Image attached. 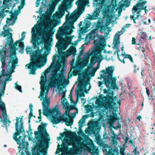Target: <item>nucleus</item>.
Here are the masks:
<instances>
[{
    "label": "nucleus",
    "instance_id": "nucleus-42",
    "mask_svg": "<svg viewBox=\"0 0 155 155\" xmlns=\"http://www.w3.org/2000/svg\"><path fill=\"white\" fill-rule=\"evenodd\" d=\"M134 68V73L135 74L137 73L139 70V67L136 64H134L133 66Z\"/></svg>",
    "mask_w": 155,
    "mask_h": 155
},
{
    "label": "nucleus",
    "instance_id": "nucleus-31",
    "mask_svg": "<svg viewBox=\"0 0 155 155\" xmlns=\"http://www.w3.org/2000/svg\"><path fill=\"white\" fill-rule=\"evenodd\" d=\"M122 56H124L123 59H124V61L125 58L129 59L131 63H134V61L133 58L130 55L127 54H125V53L124 54H123V52H122L121 54V56L122 57Z\"/></svg>",
    "mask_w": 155,
    "mask_h": 155
},
{
    "label": "nucleus",
    "instance_id": "nucleus-36",
    "mask_svg": "<svg viewBox=\"0 0 155 155\" xmlns=\"http://www.w3.org/2000/svg\"><path fill=\"white\" fill-rule=\"evenodd\" d=\"M89 58L87 57L84 58L83 61L81 63L82 68H83L87 65L89 61Z\"/></svg>",
    "mask_w": 155,
    "mask_h": 155
},
{
    "label": "nucleus",
    "instance_id": "nucleus-27",
    "mask_svg": "<svg viewBox=\"0 0 155 155\" xmlns=\"http://www.w3.org/2000/svg\"><path fill=\"white\" fill-rule=\"evenodd\" d=\"M13 53H11L10 55V58H11L8 62V66H10V64L11 63V64L16 65L18 63V58L16 57H12V56L13 54Z\"/></svg>",
    "mask_w": 155,
    "mask_h": 155
},
{
    "label": "nucleus",
    "instance_id": "nucleus-18",
    "mask_svg": "<svg viewBox=\"0 0 155 155\" xmlns=\"http://www.w3.org/2000/svg\"><path fill=\"white\" fill-rule=\"evenodd\" d=\"M136 17H135V13H133V15L130 16V18L131 20H133L134 23V24H137L138 25H140L141 24L142 22L143 21V19L141 18V16L140 14L137 13Z\"/></svg>",
    "mask_w": 155,
    "mask_h": 155
},
{
    "label": "nucleus",
    "instance_id": "nucleus-11",
    "mask_svg": "<svg viewBox=\"0 0 155 155\" xmlns=\"http://www.w3.org/2000/svg\"><path fill=\"white\" fill-rule=\"evenodd\" d=\"M147 3V1H143V0H139L136 4L134 5L132 9L133 13H135L140 14L142 9H144L147 8V6H145Z\"/></svg>",
    "mask_w": 155,
    "mask_h": 155
},
{
    "label": "nucleus",
    "instance_id": "nucleus-63",
    "mask_svg": "<svg viewBox=\"0 0 155 155\" xmlns=\"http://www.w3.org/2000/svg\"><path fill=\"white\" fill-rule=\"evenodd\" d=\"M81 103H82L83 105H84L86 103V100L84 98H81Z\"/></svg>",
    "mask_w": 155,
    "mask_h": 155
},
{
    "label": "nucleus",
    "instance_id": "nucleus-51",
    "mask_svg": "<svg viewBox=\"0 0 155 155\" xmlns=\"http://www.w3.org/2000/svg\"><path fill=\"white\" fill-rule=\"evenodd\" d=\"M62 147L63 151H66L68 149V146L65 144L62 145Z\"/></svg>",
    "mask_w": 155,
    "mask_h": 155
},
{
    "label": "nucleus",
    "instance_id": "nucleus-10",
    "mask_svg": "<svg viewBox=\"0 0 155 155\" xmlns=\"http://www.w3.org/2000/svg\"><path fill=\"white\" fill-rule=\"evenodd\" d=\"M88 17L84 19V22L82 21H81L78 24V26L80 28V33L81 34H82L88 31V28L90 27L91 24V22L89 20L94 19L92 15L89 14L88 15Z\"/></svg>",
    "mask_w": 155,
    "mask_h": 155
},
{
    "label": "nucleus",
    "instance_id": "nucleus-19",
    "mask_svg": "<svg viewBox=\"0 0 155 155\" xmlns=\"http://www.w3.org/2000/svg\"><path fill=\"white\" fill-rule=\"evenodd\" d=\"M89 84V81L85 82L84 84L79 81L77 87L78 89V93L83 91L84 89L85 90V92L86 93H88V91L86 90V88L87 85Z\"/></svg>",
    "mask_w": 155,
    "mask_h": 155
},
{
    "label": "nucleus",
    "instance_id": "nucleus-9",
    "mask_svg": "<svg viewBox=\"0 0 155 155\" xmlns=\"http://www.w3.org/2000/svg\"><path fill=\"white\" fill-rule=\"evenodd\" d=\"M103 39L100 38L99 40H94V43L96 46V50L93 51L91 53L92 56L91 60V61L95 62V63L97 61V60L99 58V55L98 54H101L100 52L104 49L106 46V44L102 42Z\"/></svg>",
    "mask_w": 155,
    "mask_h": 155
},
{
    "label": "nucleus",
    "instance_id": "nucleus-8",
    "mask_svg": "<svg viewBox=\"0 0 155 155\" xmlns=\"http://www.w3.org/2000/svg\"><path fill=\"white\" fill-rule=\"evenodd\" d=\"M106 0H94V4L98 7L94 11L92 16L94 19H97L101 11L105 15H107L110 12L108 6L106 4Z\"/></svg>",
    "mask_w": 155,
    "mask_h": 155
},
{
    "label": "nucleus",
    "instance_id": "nucleus-64",
    "mask_svg": "<svg viewBox=\"0 0 155 155\" xmlns=\"http://www.w3.org/2000/svg\"><path fill=\"white\" fill-rule=\"evenodd\" d=\"M152 127V132H155V123H153Z\"/></svg>",
    "mask_w": 155,
    "mask_h": 155
},
{
    "label": "nucleus",
    "instance_id": "nucleus-15",
    "mask_svg": "<svg viewBox=\"0 0 155 155\" xmlns=\"http://www.w3.org/2000/svg\"><path fill=\"white\" fill-rule=\"evenodd\" d=\"M109 118L107 119V122L109 127L113 128L115 130H117L121 127L120 123L118 122L117 126H114V123L118 119H120V117H107Z\"/></svg>",
    "mask_w": 155,
    "mask_h": 155
},
{
    "label": "nucleus",
    "instance_id": "nucleus-7",
    "mask_svg": "<svg viewBox=\"0 0 155 155\" xmlns=\"http://www.w3.org/2000/svg\"><path fill=\"white\" fill-rule=\"evenodd\" d=\"M87 125L90 127H87L85 130L87 134H92L96 137L97 143L99 145H102L104 143L101 139V136L99 135L101 127L99 125V123L97 121H92L89 122Z\"/></svg>",
    "mask_w": 155,
    "mask_h": 155
},
{
    "label": "nucleus",
    "instance_id": "nucleus-40",
    "mask_svg": "<svg viewBox=\"0 0 155 155\" xmlns=\"http://www.w3.org/2000/svg\"><path fill=\"white\" fill-rule=\"evenodd\" d=\"M33 106L31 104L29 105V109L30 112L28 116H35L33 115Z\"/></svg>",
    "mask_w": 155,
    "mask_h": 155
},
{
    "label": "nucleus",
    "instance_id": "nucleus-54",
    "mask_svg": "<svg viewBox=\"0 0 155 155\" xmlns=\"http://www.w3.org/2000/svg\"><path fill=\"white\" fill-rule=\"evenodd\" d=\"M7 74H6L4 70L2 69L1 71V74L0 75V76L2 77H4L5 76H7Z\"/></svg>",
    "mask_w": 155,
    "mask_h": 155
},
{
    "label": "nucleus",
    "instance_id": "nucleus-25",
    "mask_svg": "<svg viewBox=\"0 0 155 155\" xmlns=\"http://www.w3.org/2000/svg\"><path fill=\"white\" fill-rule=\"evenodd\" d=\"M76 52V48L73 47H70L66 52H63V54H66L67 56H70L71 54L74 55Z\"/></svg>",
    "mask_w": 155,
    "mask_h": 155
},
{
    "label": "nucleus",
    "instance_id": "nucleus-41",
    "mask_svg": "<svg viewBox=\"0 0 155 155\" xmlns=\"http://www.w3.org/2000/svg\"><path fill=\"white\" fill-rule=\"evenodd\" d=\"M89 117H82V118L79 121L78 123L79 124H82L84 123L85 119H87Z\"/></svg>",
    "mask_w": 155,
    "mask_h": 155
},
{
    "label": "nucleus",
    "instance_id": "nucleus-20",
    "mask_svg": "<svg viewBox=\"0 0 155 155\" xmlns=\"http://www.w3.org/2000/svg\"><path fill=\"white\" fill-rule=\"evenodd\" d=\"M101 78L104 79L103 81L105 85L107 88L110 87V84L112 81L113 76L108 75H100Z\"/></svg>",
    "mask_w": 155,
    "mask_h": 155
},
{
    "label": "nucleus",
    "instance_id": "nucleus-30",
    "mask_svg": "<svg viewBox=\"0 0 155 155\" xmlns=\"http://www.w3.org/2000/svg\"><path fill=\"white\" fill-rule=\"evenodd\" d=\"M4 120H3L2 117H0V120L1 122L2 121L3 124L4 125H5L8 124V125L9 126L11 123V121L9 120V119H7V117H3Z\"/></svg>",
    "mask_w": 155,
    "mask_h": 155
},
{
    "label": "nucleus",
    "instance_id": "nucleus-32",
    "mask_svg": "<svg viewBox=\"0 0 155 155\" xmlns=\"http://www.w3.org/2000/svg\"><path fill=\"white\" fill-rule=\"evenodd\" d=\"M114 68L112 66H110L106 68V70L107 75L113 76V72L114 70Z\"/></svg>",
    "mask_w": 155,
    "mask_h": 155
},
{
    "label": "nucleus",
    "instance_id": "nucleus-38",
    "mask_svg": "<svg viewBox=\"0 0 155 155\" xmlns=\"http://www.w3.org/2000/svg\"><path fill=\"white\" fill-rule=\"evenodd\" d=\"M150 97L151 98H149L150 100H152L153 101L155 99V87H154V88L151 91Z\"/></svg>",
    "mask_w": 155,
    "mask_h": 155
},
{
    "label": "nucleus",
    "instance_id": "nucleus-28",
    "mask_svg": "<svg viewBox=\"0 0 155 155\" xmlns=\"http://www.w3.org/2000/svg\"><path fill=\"white\" fill-rule=\"evenodd\" d=\"M79 67L78 65H75L73 66L72 65H71V70H72V69H73V71L72 72L73 75L74 76H77L79 74Z\"/></svg>",
    "mask_w": 155,
    "mask_h": 155
},
{
    "label": "nucleus",
    "instance_id": "nucleus-3",
    "mask_svg": "<svg viewBox=\"0 0 155 155\" xmlns=\"http://www.w3.org/2000/svg\"><path fill=\"white\" fill-rule=\"evenodd\" d=\"M104 94L108 93L106 96L103 97V95H100L99 98L101 101L102 105L106 109H113L112 114L106 116H119L120 115V111L117 110V108L114 109V108L116 105L115 101L117 97L115 96L114 97V92L113 91H111L107 89L104 90Z\"/></svg>",
    "mask_w": 155,
    "mask_h": 155
},
{
    "label": "nucleus",
    "instance_id": "nucleus-56",
    "mask_svg": "<svg viewBox=\"0 0 155 155\" xmlns=\"http://www.w3.org/2000/svg\"><path fill=\"white\" fill-rule=\"evenodd\" d=\"M71 72V70H70V71L68 73V77L69 79L71 78L72 76V72Z\"/></svg>",
    "mask_w": 155,
    "mask_h": 155
},
{
    "label": "nucleus",
    "instance_id": "nucleus-58",
    "mask_svg": "<svg viewBox=\"0 0 155 155\" xmlns=\"http://www.w3.org/2000/svg\"><path fill=\"white\" fill-rule=\"evenodd\" d=\"M28 123L29 124V129L30 131H32V130L31 129V126L30 125V119L31 118V117H28Z\"/></svg>",
    "mask_w": 155,
    "mask_h": 155
},
{
    "label": "nucleus",
    "instance_id": "nucleus-47",
    "mask_svg": "<svg viewBox=\"0 0 155 155\" xmlns=\"http://www.w3.org/2000/svg\"><path fill=\"white\" fill-rule=\"evenodd\" d=\"M61 23V21L60 20H56L54 21V27L59 25Z\"/></svg>",
    "mask_w": 155,
    "mask_h": 155
},
{
    "label": "nucleus",
    "instance_id": "nucleus-45",
    "mask_svg": "<svg viewBox=\"0 0 155 155\" xmlns=\"http://www.w3.org/2000/svg\"><path fill=\"white\" fill-rule=\"evenodd\" d=\"M46 56V57H44V58H43L42 60H43V61H41V66L43 67L44 65H45L47 62V58Z\"/></svg>",
    "mask_w": 155,
    "mask_h": 155
},
{
    "label": "nucleus",
    "instance_id": "nucleus-14",
    "mask_svg": "<svg viewBox=\"0 0 155 155\" xmlns=\"http://www.w3.org/2000/svg\"><path fill=\"white\" fill-rule=\"evenodd\" d=\"M69 145H73L74 149L77 152H81L86 147V144L79 140H75L74 142L70 143Z\"/></svg>",
    "mask_w": 155,
    "mask_h": 155
},
{
    "label": "nucleus",
    "instance_id": "nucleus-48",
    "mask_svg": "<svg viewBox=\"0 0 155 155\" xmlns=\"http://www.w3.org/2000/svg\"><path fill=\"white\" fill-rule=\"evenodd\" d=\"M125 135L127 136L125 138H124V137H123L122 138L124 139V143L125 144H126L127 143L128 140L129 139V138L128 137V135L127 134H125Z\"/></svg>",
    "mask_w": 155,
    "mask_h": 155
},
{
    "label": "nucleus",
    "instance_id": "nucleus-16",
    "mask_svg": "<svg viewBox=\"0 0 155 155\" xmlns=\"http://www.w3.org/2000/svg\"><path fill=\"white\" fill-rule=\"evenodd\" d=\"M109 28L106 25H104L103 21H98L96 26L95 29L91 31V34H94L96 33V31L99 30L101 32L103 33L107 29Z\"/></svg>",
    "mask_w": 155,
    "mask_h": 155
},
{
    "label": "nucleus",
    "instance_id": "nucleus-17",
    "mask_svg": "<svg viewBox=\"0 0 155 155\" xmlns=\"http://www.w3.org/2000/svg\"><path fill=\"white\" fill-rule=\"evenodd\" d=\"M12 0H4L3 2L2 8L4 10L6 8L9 9V8L11 6L12 4L11 2ZM16 2H19V0H15ZM26 0H21L20 5L24 7L25 5V1Z\"/></svg>",
    "mask_w": 155,
    "mask_h": 155
},
{
    "label": "nucleus",
    "instance_id": "nucleus-55",
    "mask_svg": "<svg viewBox=\"0 0 155 155\" xmlns=\"http://www.w3.org/2000/svg\"><path fill=\"white\" fill-rule=\"evenodd\" d=\"M146 94H147V95H148V97H150V91L149 89L147 87H146Z\"/></svg>",
    "mask_w": 155,
    "mask_h": 155
},
{
    "label": "nucleus",
    "instance_id": "nucleus-5",
    "mask_svg": "<svg viewBox=\"0 0 155 155\" xmlns=\"http://www.w3.org/2000/svg\"><path fill=\"white\" fill-rule=\"evenodd\" d=\"M47 30V28H45V30H43L41 32V35L43 36L42 37L41 40L40 41H37L36 39L32 40V43L34 47H37V49H38L39 46L41 44H44V49L46 51H49L51 50V47H50V44L52 38H51L50 41H49L48 39V36H52L54 34V32L52 30H50L47 31L45 30Z\"/></svg>",
    "mask_w": 155,
    "mask_h": 155
},
{
    "label": "nucleus",
    "instance_id": "nucleus-59",
    "mask_svg": "<svg viewBox=\"0 0 155 155\" xmlns=\"http://www.w3.org/2000/svg\"><path fill=\"white\" fill-rule=\"evenodd\" d=\"M95 73L92 71L91 72H89L88 74H86L87 75L91 76H94V75Z\"/></svg>",
    "mask_w": 155,
    "mask_h": 155
},
{
    "label": "nucleus",
    "instance_id": "nucleus-34",
    "mask_svg": "<svg viewBox=\"0 0 155 155\" xmlns=\"http://www.w3.org/2000/svg\"><path fill=\"white\" fill-rule=\"evenodd\" d=\"M113 136L111 137L112 143L114 145L115 144H117V138L116 137V134H115L114 131H113Z\"/></svg>",
    "mask_w": 155,
    "mask_h": 155
},
{
    "label": "nucleus",
    "instance_id": "nucleus-21",
    "mask_svg": "<svg viewBox=\"0 0 155 155\" xmlns=\"http://www.w3.org/2000/svg\"><path fill=\"white\" fill-rule=\"evenodd\" d=\"M63 94L62 96V98H63V100L62 101V104L63 105L65 109V111L70 110L72 109L73 106H70L69 103L66 101V99L65 97V92H63Z\"/></svg>",
    "mask_w": 155,
    "mask_h": 155
},
{
    "label": "nucleus",
    "instance_id": "nucleus-4",
    "mask_svg": "<svg viewBox=\"0 0 155 155\" xmlns=\"http://www.w3.org/2000/svg\"><path fill=\"white\" fill-rule=\"evenodd\" d=\"M22 117H21L20 120V127L19 128L18 124L19 122V120L20 117H16V122L15 123V129L16 132L14 133L13 138L14 140L17 142V143L20 146H21L22 148H25L28 145V142H26L25 141V138L26 137V136L24 138L22 139V136H20L18 138H17L18 136L20 135L25 131L24 129L23 123L22 121Z\"/></svg>",
    "mask_w": 155,
    "mask_h": 155
},
{
    "label": "nucleus",
    "instance_id": "nucleus-22",
    "mask_svg": "<svg viewBox=\"0 0 155 155\" xmlns=\"http://www.w3.org/2000/svg\"><path fill=\"white\" fill-rule=\"evenodd\" d=\"M62 118V121L68 126H71L73 123V119L75 117H60Z\"/></svg>",
    "mask_w": 155,
    "mask_h": 155
},
{
    "label": "nucleus",
    "instance_id": "nucleus-13",
    "mask_svg": "<svg viewBox=\"0 0 155 155\" xmlns=\"http://www.w3.org/2000/svg\"><path fill=\"white\" fill-rule=\"evenodd\" d=\"M119 33H120V32L118 31V32L115 34L114 36L115 39L113 41V44L114 45V48L117 49V50L114 52V54H115L116 53H117V57L118 60L122 63L125 64V61L124 60V59L122 60L120 59V57L118 54L119 51L118 45L120 44V42L119 41V36L120 35H118Z\"/></svg>",
    "mask_w": 155,
    "mask_h": 155
},
{
    "label": "nucleus",
    "instance_id": "nucleus-46",
    "mask_svg": "<svg viewBox=\"0 0 155 155\" xmlns=\"http://www.w3.org/2000/svg\"><path fill=\"white\" fill-rule=\"evenodd\" d=\"M140 33L142 34V35L140 37L141 38L143 39H144L146 38L147 37V34L146 33L144 32L141 31L140 32Z\"/></svg>",
    "mask_w": 155,
    "mask_h": 155
},
{
    "label": "nucleus",
    "instance_id": "nucleus-50",
    "mask_svg": "<svg viewBox=\"0 0 155 155\" xmlns=\"http://www.w3.org/2000/svg\"><path fill=\"white\" fill-rule=\"evenodd\" d=\"M76 93L77 94L78 96L80 97H81L82 96H84V94L83 93H78V90L76 92Z\"/></svg>",
    "mask_w": 155,
    "mask_h": 155
},
{
    "label": "nucleus",
    "instance_id": "nucleus-53",
    "mask_svg": "<svg viewBox=\"0 0 155 155\" xmlns=\"http://www.w3.org/2000/svg\"><path fill=\"white\" fill-rule=\"evenodd\" d=\"M132 152L134 153L135 155H138L139 154V152H137V147H135Z\"/></svg>",
    "mask_w": 155,
    "mask_h": 155
},
{
    "label": "nucleus",
    "instance_id": "nucleus-12",
    "mask_svg": "<svg viewBox=\"0 0 155 155\" xmlns=\"http://www.w3.org/2000/svg\"><path fill=\"white\" fill-rule=\"evenodd\" d=\"M68 2V0H63L62 2L58 8V11L56 14L57 18H61L64 15L65 11L67 10V5Z\"/></svg>",
    "mask_w": 155,
    "mask_h": 155
},
{
    "label": "nucleus",
    "instance_id": "nucleus-43",
    "mask_svg": "<svg viewBox=\"0 0 155 155\" xmlns=\"http://www.w3.org/2000/svg\"><path fill=\"white\" fill-rule=\"evenodd\" d=\"M15 88L16 89L18 90L21 92H22V90L21 89V86L19 85L17 83H15Z\"/></svg>",
    "mask_w": 155,
    "mask_h": 155
},
{
    "label": "nucleus",
    "instance_id": "nucleus-60",
    "mask_svg": "<svg viewBox=\"0 0 155 155\" xmlns=\"http://www.w3.org/2000/svg\"><path fill=\"white\" fill-rule=\"evenodd\" d=\"M129 143L131 144V145L133 147H135V143L133 140H130V141H129Z\"/></svg>",
    "mask_w": 155,
    "mask_h": 155
},
{
    "label": "nucleus",
    "instance_id": "nucleus-37",
    "mask_svg": "<svg viewBox=\"0 0 155 155\" xmlns=\"http://www.w3.org/2000/svg\"><path fill=\"white\" fill-rule=\"evenodd\" d=\"M116 78L115 77H114L112 78V81L110 84H111V86L113 88V89H115L116 87Z\"/></svg>",
    "mask_w": 155,
    "mask_h": 155
},
{
    "label": "nucleus",
    "instance_id": "nucleus-52",
    "mask_svg": "<svg viewBox=\"0 0 155 155\" xmlns=\"http://www.w3.org/2000/svg\"><path fill=\"white\" fill-rule=\"evenodd\" d=\"M132 45L136 44L138 45H140V44H136V39L134 38H132Z\"/></svg>",
    "mask_w": 155,
    "mask_h": 155
},
{
    "label": "nucleus",
    "instance_id": "nucleus-26",
    "mask_svg": "<svg viewBox=\"0 0 155 155\" xmlns=\"http://www.w3.org/2000/svg\"><path fill=\"white\" fill-rule=\"evenodd\" d=\"M48 119H50L51 122L53 125L59 124L62 121V118L60 117H47Z\"/></svg>",
    "mask_w": 155,
    "mask_h": 155
},
{
    "label": "nucleus",
    "instance_id": "nucleus-33",
    "mask_svg": "<svg viewBox=\"0 0 155 155\" xmlns=\"http://www.w3.org/2000/svg\"><path fill=\"white\" fill-rule=\"evenodd\" d=\"M72 38L71 37H68L65 39L64 38L63 41V43L66 44L67 46H68L70 44L73 45L72 43H71Z\"/></svg>",
    "mask_w": 155,
    "mask_h": 155
},
{
    "label": "nucleus",
    "instance_id": "nucleus-62",
    "mask_svg": "<svg viewBox=\"0 0 155 155\" xmlns=\"http://www.w3.org/2000/svg\"><path fill=\"white\" fill-rule=\"evenodd\" d=\"M19 45L18 47H19L25 46L24 45V42L22 41H20V42H19Z\"/></svg>",
    "mask_w": 155,
    "mask_h": 155
},
{
    "label": "nucleus",
    "instance_id": "nucleus-61",
    "mask_svg": "<svg viewBox=\"0 0 155 155\" xmlns=\"http://www.w3.org/2000/svg\"><path fill=\"white\" fill-rule=\"evenodd\" d=\"M78 126H79V131L82 133V130L81 128L83 126V125H82V124H79Z\"/></svg>",
    "mask_w": 155,
    "mask_h": 155
},
{
    "label": "nucleus",
    "instance_id": "nucleus-2",
    "mask_svg": "<svg viewBox=\"0 0 155 155\" xmlns=\"http://www.w3.org/2000/svg\"><path fill=\"white\" fill-rule=\"evenodd\" d=\"M77 5V8L74 10L70 15H68L66 17V21L63 27H59V30L56 35V38L58 40V42H63L64 35H69L73 31L72 29L74 28L73 25L74 22L84 12V8L82 7L81 1L78 0L75 2Z\"/></svg>",
    "mask_w": 155,
    "mask_h": 155
},
{
    "label": "nucleus",
    "instance_id": "nucleus-23",
    "mask_svg": "<svg viewBox=\"0 0 155 155\" xmlns=\"http://www.w3.org/2000/svg\"><path fill=\"white\" fill-rule=\"evenodd\" d=\"M5 11L8 13H9L11 14L10 15V18H7L6 21V23L7 24L10 25V22L15 19V20L16 18V17L15 16V15L16 14L18 15V11L16 10L15 11L14 13H12L11 11L9 12L8 10H5Z\"/></svg>",
    "mask_w": 155,
    "mask_h": 155
},
{
    "label": "nucleus",
    "instance_id": "nucleus-6",
    "mask_svg": "<svg viewBox=\"0 0 155 155\" xmlns=\"http://www.w3.org/2000/svg\"><path fill=\"white\" fill-rule=\"evenodd\" d=\"M46 57V55L40 53V51L36 50L35 52H33L31 56V62L27 64L28 68L31 70L29 74L35 75L37 68H39V61Z\"/></svg>",
    "mask_w": 155,
    "mask_h": 155
},
{
    "label": "nucleus",
    "instance_id": "nucleus-39",
    "mask_svg": "<svg viewBox=\"0 0 155 155\" xmlns=\"http://www.w3.org/2000/svg\"><path fill=\"white\" fill-rule=\"evenodd\" d=\"M108 138V135L106 133H104L103 135V138L101 139L102 140V141L104 142V144L103 145H100V146H103L105 144L104 143L106 141V140H107V138Z\"/></svg>",
    "mask_w": 155,
    "mask_h": 155
},
{
    "label": "nucleus",
    "instance_id": "nucleus-44",
    "mask_svg": "<svg viewBox=\"0 0 155 155\" xmlns=\"http://www.w3.org/2000/svg\"><path fill=\"white\" fill-rule=\"evenodd\" d=\"M11 80V78H10L9 77H7L5 79L4 81L2 82V84L3 85H6V82L8 81H10Z\"/></svg>",
    "mask_w": 155,
    "mask_h": 155
},
{
    "label": "nucleus",
    "instance_id": "nucleus-24",
    "mask_svg": "<svg viewBox=\"0 0 155 155\" xmlns=\"http://www.w3.org/2000/svg\"><path fill=\"white\" fill-rule=\"evenodd\" d=\"M66 44L63 42H57L56 43L55 47L58 49V51L64 50L68 47Z\"/></svg>",
    "mask_w": 155,
    "mask_h": 155
},
{
    "label": "nucleus",
    "instance_id": "nucleus-1",
    "mask_svg": "<svg viewBox=\"0 0 155 155\" xmlns=\"http://www.w3.org/2000/svg\"><path fill=\"white\" fill-rule=\"evenodd\" d=\"M57 63V70L55 69L52 71V73L51 74L50 77H49L48 80V86L45 85L46 81L45 77L42 75L41 76V81L40 82L41 84V89L40 96L42 98L43 101L42 102L43 107V114L45 116H76V114L78 113L77 109L76 112H74L71 114L70 113V110L65 111L64 114H61L58 105H56L52 108L49 107L50 101L48 98L44 99L45 91L47 90L48 91L50 88L55 87L58 86V89L61 90L62 88L59 89V85L62 86L63 82L68 85L69 83L68 80L65 78V75L62 73H57L58 70H60L62 67L64 66L65 64V60L63 57Z\"/></svg>",
    "mask_w": 155,
    "mask_h": 155
},
{
    "label": "nucleus",
    "instance_id": "nucleus-57",
    "mask_svg": "<svg viewBox=\"0 0 155 155\" xmlns=\"http://www.w3.org/2000/svg\"><path fill=\"white\" fill-rule=\"evenodd\" d=\"M11 66H10V68H11V71H14V70L15 69L16 65L15 64H11Z\"/></svg>",
    "mask_w": 155,
    "mask_h": 155
},
{
    "label": "nucleus",
    "instance_id": "nucleus-35",
    "mask_svg": "<svg viewBox=\"0 0 155 155\" xmlns=\"http://www.w3.org/2000/svg\"><path fill=\"white\" fill-rule=\"evenodd\" d=\"M20 41H16L14 44L12 45H10V48L11 49L14 50H18V48H16L18 44L19 43Z\"/></svg>",
    "mask_w": 155,
    "mask_h": 155
},
{
    "label": "nucleus",
    "instance_id": "nucleus-29",
    "mask_svg": "<svg viewBox=\"0 0 155 155\" xmlns=\"http://www.w3.org/2000/svg\"><path fill=\"white\" fill-rule=\"evenodd\" d=\"M9 28H8L6 30L4 29L3 31L1 32V35L4 37L8 36H9L10 37H12V34L11 33L9 32Z\"/></svg>",
    "mask_w": 155,
    "mask_h": 155
},
{
    "label": "nucleus",
    "instance_id": "nucleus-49",
    "mask_svg": "<svg viewBox=\"0 0 155 155\" xmlns=\"http://www.w3.org/2000/svg\"><path fill=\"white\" fill-rule=\"evenodd\" d=\"M125 150V149L124 147H121L120 149V154H121L124 153Z\"/></svg>",
    "mask_w": 155,
    "mask_h": 155
}]
</instances>
